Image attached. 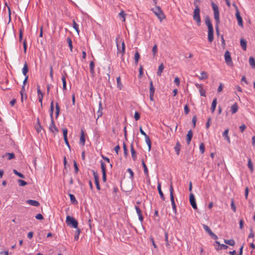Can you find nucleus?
Returning <instances> with one entry per match:
<instances>
[{
    "mask_svg": "<svg viewBox=\"0 0 255 255\" xmlns=\"http://www.w3.org/2000/svg\"><path fill=\"white\" fill-rule=\"evenodd\" d=\"M66 222L68 226H71L74 228H77L78 227V223L77 221L72 217L67 216Z\"/></svg>",
    "mask_w": 255,
    "mask_h": 255,
    "instance_id": "nucleus-4",
    "label": "nucleus"
},
{
    "mask_svg": "<svg viewBox=\"0 0 255 255\" xmlns=\"http://www.w3.org/2000/svg\"><path fill=\"white\" fill-rule=\"evenodd\" d=\"M127 14L125 13L124 10H122L120 13H119V16L120 17H123L124 19H123V21H125V16Z\"/></svg>",
    "mask_w": 255,
    "mask_h": 255,
    "instance_id": "nucleus-50",
    "label": "nucleus"
},
{
    "mask_svg": "<svg viewBox=\"0 0 255 255\" xmlns=\"http://www.w3.org/2000/svg\"><path fill=\"white\" fill-rule=\"evenodd\" d=\"M165 243H166V246H169V241H168V233L166 232L165 233Z\"/></svg>",
    "mask_w": 255,
    "mask_h": 255,
    "instance_id": "nucleus-52",
    "label": "nucleus"
},
{
    "mask_svg": "<svg viewBox=\"0 0 255 255\" xmlns=\"http://www.w3.org/2000/svg\"><path fill=\"white\" fill-rule=\"evenodd\" d=\"M208 78L207 73L205 71H202L201 73V76L199 77L200 80L206 79Z\"/></svg>",
    "mask_w": 255,
    "mask_h": 255,
    "instance_id": "nucleus-35",
    "label": "nucleus"
},
{
    "mask_svg": "<svg viewBox=\"0 0 255 255\" xmlns=\"http://www.w3.org/2000/svg\"><path fill=\"white\" fill-rule=\"evenodd\" d=\"M94 66H95V64H94V61H92L90 62V73L92 75V76H95V71H94Z\"/></svg>",
    "mask_w": 255,
    "mask_h": 255,
    "instance_id": "nucleus-21",
    "label": "nucleus"
},
{
    "mask_svg": "<svg viewBox=\"0 0 255 255\" xmlns=\"http://www.w3.org/2000/svg\"><path fill=\"white\" fill-rule=\"evenodd\" d=\"M14 173L17 175L18 176H19V177L20 178H24V176L23 174H22V173H20V172H18L15 169H14L13 170Z\"/></svg>",
    "mask_w": 255,
    "mask_h": 255,
    "instance_id": "nucleus-45",
    "label": "nucleus"
},
{
    "mask_svg": "<svg viewBox=\"0 0 255 255\" xmlns=\"http://www.w3.org/2000/svg\"><path fill=\"white\" fill-rule=\"evenodd\" d=\"M35 218L37 220H41L43 219V217L41 214H38L35 216Z\"/></svg>",
    "mask_w": 255,
    "mask_h": 255,
    "instance_id": "nucleus-61",
    "label": "nucleus"
},
{
    "mask_svg": "<svg viewBox=\"0 0 255 255\" xmlns=\"http://www.w3.org/2000/svg\"><path fill=\"white\" fill-rule=\"evenodd\" d=\"M154 92H155V88L153 86V82L151 80L150 81V84H149V98H150V100L151 101H153V100H154L153 96H154Z\"/></svg>",
    "mask_w": 255,
    "mask_h": 255,
    "instance_id": "nucleus-6",
    "label": "nucleus"
},
{
    "mask_svg": "<svg viewBox=\"0 0 255 255\" xmlns=\"http://www.w3.org/2000/svg\"><path fill=\"white\" fill-rule=\"evenodd\" d=\"M238 110V106L237 103H235L233 104L231 108V111L232 114H235L237 112Z\"/></svg>",
    "mask_w": 255,
    "mask_h": 255,
    "instance_id": "nucleus-24",
    "label": "nucleus"
},
{
    "mask_svg": "<svg viewBox=\"0 0 255 255\" xmlns=\"http://www.w3.org/2000/svg\"><path fill=\"white\" fill-rule=\"evenodd\" d=\"M139 58H140V55H139V53L137 51H136L134 54V62H135V64H137Z\"/></svg>",
    "mask_w": 255,
    "mask_h": 255,
    "instance_id": "nucleus-36",
    "label": "nucleus"
},
{
    "mask_svg": "<svg viewBox=\"0 0 255 255\" xmlns=\"http://www.w3.org/2000/svg\"><path fill=\"white\" fill-rule=\"evenodd\" d=\"M225 60L226 64L230 66L233 65V63L230 52L227 50L225 53Z\"/></svg>",
    "mask_w": 255,
    "mask_h": 255,
    "instance_id": "nucleus-5",
    "label": "nucleus"
},
{
    "mask_svg": "<svg viewBox=\"0 0 255 255\" xmlns=\"http://www.w3.org/2000/svg\"><path fill=\"white\" fill-rule=\"evenodd\" d=\"M169 190H170V197L171 204H175V202L174 201V196H173L174 189H173V187L172 184H170Z\"/></svg>",
    "mask_w": 255,
    "mask_h": 255,
    "instance_id": "nucleus-12",
    "label": "nucleus"
},
{
    "mask_svg": "<svg viewBox=\"0 0 255 255\" xmlns=\"http://www.w3.org/2000/svg\"><path fill=\"white\" fill-rule=\"evenodd\" d=\"M228 133L229 129H226L223 133V136L228 142V143H230V138L228 135Z\"/></svg>",
    "mask_w": 255,
    "mask_h": 255,
    "instance_id": "nucleus-20",
    "label": "nucleus"
},
{
    "mask_svg": "<svg viewBox=\"0 0 255 255\" xmlns=\"http://www.w3.org/2000/svg\"><path fill=\"white\" fill-rule=\"evenodd\" d=\"M193 133L192 130H189L188 131L187 136H186V142L187 144H189L190 143L192 137Z\"/></svg>",
    "mask_w": 255,
    "mask_h": 255,
    "instance_id": "nucleus-15",
    "label": "nucleus"
},
{
    "mask_svg": "<svg viewBox=\"0 0 255 255\" xmlns=\"http://www.w3.org/2000/svg\"><path fill=\"white\" fill-rule=\"evenodd\" d=\"M18 183H19V185L20 186H24L27 184V183L26 182L21 179L18 180Z\"/></svg>",
    "mask_w": 255,
    "mask_h": 255,
    "instance_id": "nucleus-44",
    "label": "nucleus"
},
{
    "mask_svg": "<svg viewBox=\"0 0 255 255\" xmlns=\"http://www.w3.org/2000/svg\"><path fill=\"white\" fill-rule=\"evenodd\" d=\"M53 111H54V101H53V100H52L50 103V116L51 119H53Z\"/></svg>",
    "mask_w": 255,
    "mask_h": 255,
    "instance_id": "nucleus-22",
    "label": "nucleus"
},
{
    "mask_svg": "<svg viewBox=\"0 0 255 255\" xmlns=\"http://www.w3.org/2000/svg\"><path fill=\"white\" fill-rule=\"evenodd\" d=\"M200 151L202 153H203L205 151V145L203 143H201L199 146Z\"/></svg>",
    "mask_w": 255,
    "mask_h": 255,
    "instance_id": "nucleus-49",
    "label": "nucleus"
},
{
    "mask_svg": "<svg viewBox=\"0 0 255 255\" xmlns=\"http://www.w3.org/2000/svg\"><path fill=\"white\" fill-rule=\"evenodd\" d=\"M164 65L163 63H161L158 67V71L157 72V74L158 76H160L161 75L162 72L164 69Z\"/></svg>",
    "mask_w": 255,
    "mask_h": 255,
    "instance_id": "nucleus-33",
    "label": "nucleus"
},
{
    "mask_svg": "<svg viewBox=\"0 0 255 255\" xmlns=\"http://www.w3.org/2000/svg\"><path fill=\"white\" fill-rule=\"evenodd\" d=\"M124 154L126 156L128 155V149L125 142L123 143Z\"/></svg>",
    "mask_w": 255,
    "mask_h": 255,
    "instance_id": "nucleus-48",
    "label": "nucleus"
},
{
    "mask_svg": "<svg viewBox=\"0 0 255 255\" xmlns=\"http://www.w3.org/2000/svg\"><path fill=\"white\" fill-rule=\"evenodd\" d=\"M180 148H181V145H180L179 142L177 141L175 147H174V149L176 152L177 155H178L179 154Z\"/></svg>",
    "mask_w": 255,
    "mask_h": 255,
    "instance_id": "nucleus-27",
    "label": "nucleus"
},
{
    "mask_svg": "<svg viewBox=\"0 0 255 255\" xmlns=\"http://www.w3.org/2000/svg\"><path fill=\"white\" fill-rule=\"evenodd\" d=\"M248 167H249V168L251 170V172L252 173L254 171V166H253V163L251 158H249V159H248Z\"/></svg>",
    "mask_w": 255,
    "mask_h": 255,
    "instance_id": "nucleus-30",
    "label": "nucleus"
},
{
    "mask_svg": "<svg viewBox=\"0 0 255 255\" xmlns=\"http://www.w3.org/2000/svg\"><path fill=\"white\" fill-rule=\"evenodd\" d=\"M80 233V230L79 229H77V230L75 231V234L74 236V239L75 240H78L79 239V236Z\"/></svg>",
    "mask_w": 255,
    "mask_h": 255,
    "instance_id": "nucleus-43",
    "label": "nucleus"
},
{
    "mask_svg": "<svg viewBox=\"0 0 255 255\" xmlns=\"http://www.w3.org/2000/svg\"><path fill=\"white\" fill-rule=\"evenodd\" d=\"M200 9L199 7L196 6L193 12V19L196 22L197 24L199 26L201 24V18L200 16Z\"/></svg>",
    "mask_w": 255,
    "mask_h": 255,
    "instance_id": "nucleus-3",
    "label": "nucleus"
},
{
    "mask_svg": "<svg viewBox=\"0 0 255 255\" xmlns=\"http://www.w3.org/2000/svg\"><path fill=\"white\" fill-rule=\"evenodd\" d=\"M151 10L160 21H162L165 18V15L159 6H155L154 8H152Z\"/></svg>",
    "mask_w": 255,
    "mask_h": 255,
    "instance_id": "nucleus-2",
    "label": "nucleus"
},
{
    "mask_svg": "<svg viewBox=\"0 0 255 255\" xmlns=\"http://www.w3.org/2000/svg\"><path fill=\"white\" fill-rule=\"evenodd\" d=\"M224 243L227 245H229L231 246H234L235 245V242L233 239L231 240H224Z\"/></svg>",
    "mask_w": 255,
    "mask_h": 255,
    "instance_id": "nucleus-28",
    "label": "nucleus"
},
{
    "mask_svg": "<svg viewBox=\"0 0 255 255\" xmlns=\"http://www.w3.org/2000/svg\"><path fill=\"white\" fill-rule=\"evenodd\" d=\"M213 32V27L208 28V41L210 42H212L214 39Z\"/></svg>",
    "mask_w": 255,
    "mask_h": 255,
    "instance_id": "nucleus-11",
    "label": "nucleus"
},
{
    "mask_svg": "<svg viewBox=\"0 0 255 255\" xmlns=\"http://www.w3.org/2000/svg\"><path fill=\"white\" fill-rule=\"evenodd\" d=\"M184 112L186 115H187L189 113V109L187 105H185L184 106Z\"/></svg>",
    "mask_w": 255,
    "mask_h": 255,
    "instance_id": "nucleus-58",
    "label": "nucleus"
},
{
    "mask_svg": "<svg viewBox=\"0 0 255 255\" xmlns=\"http://www.w3.org/2000/svg\"><path fill=\"white\" fill-rule=\"evenodd\" d=\"M211 4L214 11V17L216 21V24L219 25L220 24V21L218 6L213 2H212Z\"/></svg>",
    "mask_w": 255,
    "mask_h": 255,
    "instance_id": "nucleus-1",
    "label": "nucleus"
},
{
    "mask_svg": "<svg viewBox=\"0 0 255 255\" xmlns=\"http://www.w3.org/2000/svg\"><path fill=\"white\" fill-rule=\"evenodd\" d=\"M74 167L75 173L77 174L79 171L78 167L76 161H74Z\"/></svg>",
    "mask_w": 255,
    "mask_h": 255,
    "instance_id": "nucleus-56",
    "label": "nucleus"
},
{
    "mask_svg": "<svg viewBox=\"0 0 255 255\" xmlns=\"http://www.w3.org/2000/svg\"><path fill=\"white\" fill-rule=\"evenodd\" d=\"M196 121H197L196 116H194L193 117L192 120V122L193 126L194 128H195V126H196Z\"/></svg>",
    "mask_w": 255,
    "mask_h": 255,
    "instance_id": "nucleus-57",
    "label": "nucleus"
},
{
    "mask_svg": "<svg viewBox=\"0 0 255 255\" xmlns=\"http://www.w3.org/2000/svg\"><path fill=\"white\" fill-rule=\"evenodd\" d=\"M62 130H63L64 138H67L68 130H67V128H63Z\"/></svg>",
    "mask_w": 255,
    "mask_h": 255,
    "instance_id": "nucleus-55",
    "label": "nucleus"
},
{
    "mask_svg": "<svg viewBox=\"0 0 255 255\" xmlns=\"http://www.w3.org/2000/svg\"><path fill=\"white\" fill-rule=\"evenodd\" d=\"M67 43L68 44V45H69V47L70 49V51L72 52V49H73V45H72V40L69 37H68L67 39Z\"/></svg>",
    "mask_w": 255,
    "mask_h": 255,
    "instance_id": "nucleus-39",
    "label": "nucleus"
},
{
    "mask_svg": "<svg viewBox=\"0 0 255 255\" xmlns=\"http://www.w3.org/2000/svg\"><path fill=\"white\" fill-rule=\"evenodd\" d=\"M130 151H131L132 158H133V160H135V159H136V152L133 148L132 144H131V145H130Z\"/></svg>",
    "mask_w": 255,
    "mask_h": 255,
    "instance_id": "nucleus-34",
    "label": "nucleus"
},
{
    "mask_svg": "<svg viewBox=\"0 0 255 255\" xmlns=\"http://www.w3.org/2000/svg\"><path fill=\"white\" fill-rule=\"evenodd\" d=\"M203 228L204 229V230L210 235L212 232V231H211V230L210 229V228L206 225H203Z\"/></svg>",
    "mask_w": 255,
    "mask_h": 255,
    "instance_id": "nucleus-42",
    "label": "nucleus"
},
{
    "mask_svg": "<svg viewBox=\"0 0 255 255\" xmlns=\"http://www.w3.org/2000/svg\"><path fill=\"white\" fill-rule=\"evenodd\" d=\"M49 129L53 132H54V130L56 131V132L58 131V129L55 125L53 119H51V124L49 127Z\"/></svg>",
    "mask_w": 255,
    "mask_h": 255,
    "instance_id": "nucleus-13",
    "label": "nucleus"
},
{
    "mask_svg": "<svg viewBox=\"0 0 255 255\" xmlns=\"http://www.w3.org/2000/svg\"><path fill=\"white\" fill-rule=\"evenodd\" d=\"M28 71V66L26 63H25L24 66L22 69V74L25 76H27V73Z\"/></svg>",
    "mask_w": 255,
    "mask_h": 255,
    "instance_id": "nucleus-29",
    "label": "nucleus"
},
{
    "mask_svg": "<svg viewBox=\"0 0 255 255\" xmlns=\"http://www.w3.org/2000/svg\"><path fill=\"white\" fill-rule=\"evenodd\" d=\"M157 189H158V193H159L160 198L163 200H165V197H164V194H163V193L161 190V183L159 182H158Z\"/></svg>",
    "mask_w": 255,
    "mask_h": 255,
    "instance_id": "nucleus-17",
    "label": "nucleus"
},
{
    "mask_svg": "<svg viewBox=\"0 0 255 255\" xmlns=\"http://www.w3.org/2000/svg\"><path fill=\"white\" fill-rule=\"evenodd\" d=\"M92 172L93 174V176L95 179V183L96 186V188L98 190H100L101 189L100 184H99V175L97 172L95 171L94 170H92Z\"/></svg>",
    "mask_w": 255,
    "mask_h": 255,
    "instance_id": "nucleus-7",
    "label": "nucleus"
},
{
    "mask_svg": "<svg viewBox=\"0 0 255 255\" xmlns=\"http://www.w3.org/2000/svg\"><path fill=\"white\" fill-rule=\"evenodd\" d=\"M121 52L122 53V57H123L125 52V45L124 41L122 42Z\"/></svg>",
    "mask_w": 255,
    "mask_h": 255,
    "instance_id": "nucleus-53",
    "label": "nucleus"
},
{
    "mask_svg": "<svg viewBox=\"0 0 255 255\" xmlns=\"http://www.w3.org/2000/svg\"><path fill=\"white\" fill-rule=\"evenodd\" d=\"M37 123L38 124L39 127L36 128V131L38 133H39L42 129V127L40 125V123L39 120L38 118L37 119Z\"/></svg>",
    "mask_w": 255,
    "mask_h": 255,
    "instance_id": "nucleus-51",
    "label": "nucleus"
},
{
    "mask_svg": "<svg viewBox=\"0 0 255 255\" xmlns=\"http://www.w3.org/2000/svg\"><path fill=\"white\" fill-rule=\"evenodd\" d=\"M200 95L201 96H203V97H205L206 96V92L205 91L202 89V88H201L200 89Z\"/></svg>",
    "mask_w": 255,
    "mask_h": 255,
    "instance_id": "nucleus-63",
    "label": "nucleus"
},
{
    "mask_svg": "<svg viewBox=\"0 0 255 255\" xmlns=\"http://www.w3.org/2000/svg\"><path fill=\"white\" fill-rule=\"evenodd\" d=\"M231 206V208L233 210V211L234 212H236V206H235V205L234 204V201L233 199H232Z\"/></svg>",
    "mask_w": 255,
    "mask_h": 255,
    "instance_id": "nucleus-46",
    "label": "nucleus"
},
{
    "mask_svg": "<svg viewBox=\"0 0 255 255\" xmlns=\"http://www.w3.org/2000/svg\"><path fill=\"white\" fill-rule=\"evenodd\" d=\"M174 83L177 86H179L180 84V79L178 77H176L174 81Z\"/></svg>",
    "mask_w": 255,
    "mask_h": 255,
    "instance_id": "nucleus-64",
    "label": "nucleus"
},
{
    "mask_svg": "<svg viewBox=\"0 0 255 255\" xmlns=\"http://www.w3.org/2000/svg\"><path fill=\"white\" fill-rule=\"evenodd\" d=\"M85 143V134L84 131L83 129L81 130V136L80 139V144L82 145H84Z\"/></svg>",
    "mask_w": 255,
    "mask_h": 255,
    "instance_id": "nucleus-16",
    "label": "nucleus"
},
{
    "mask_svg": "<svg viewBox=\"0 0 255 255\" xmlns=\"http://www.w3.org/2000/svg\"><path fill=\"white\" fill-rule=\"evenodd\" d=\"M189 201H190V204L192 206V208L194 209H197V205L196 203V200H195L194 195L193 193H190V194Z\"/></svg>",
    "mask_w": 255,
    "mask_h": 255,
    "instance_id": "nucleus-8",
    "label": "nucleus"
},
{
    "mask_svg": "<svg viewBox=\"0 0 255 255\" xmlns=\"http://www.w3.org/2000/svg\"><path fill=\"white\" fill-rule=\"evenodd\" d=\"M66 76H67V74L65 72H64V74L62 76V81L63 83V90H66Z\"/></svg>",
    "mask_w": 255,
    "mask_h": 255,
    "instance_id": "nucleus-19",
    "label": "nucleus"
},
{
    "mask_svg": "<svg viewBox=\"0 0 255 255\" xmlns=\"http://www.w3.org/2000/svg\"><path fill=\"white\" fill-rule=\"evenodd\" d=\"M211 121V117H210L208 119V121L206 124V128H209L210 124H210Z\"/></svg>",
    "mask_w": 255,
    "mask_h": 255,
    "instance_id": "nucleus-60",
    "label": "nucleus"
},
{
    "mask_svg": "<svg viewBox=\"0 0 255 255\" xmlns=\"http://www.w3.org/2000/svg\"><path fill=\"white\" fill-rule=\"evenodd\" d=\"M236 8H237V10H236V18L238 20V23L239 26L243 27V22L242 18L240 15V12L239 11L238 8L237 7H236Z\"/></svg>",
    "mask_w": 255,
    "mask_h": 255,
    "instance_id": "nucleus-10",
    "label": "nucleus"
},
{
    "mask_svg": "<svg viewBox=\"0 0 255 255\" xmlns=\"http://www.w3.org/2000/svg\"><path fill=\"white\" fill-rule=\"evenodd\" d=\"M73 27L76 30L78 34L79 33V26L78 24L76 22L75 20H73Z\"/></svg>",
    "mask_w": 255,
    "mask_h": 255,
    "instance_id": "nucleus-37",
    "label": "nucleus"
},
{
    "mask_svg": "<svg viewBox=\"0 0 255 255\" xmlns=\"http://www.w3.org/2000/svg\"><path fill=\"white\" fill-rule=\"evenodd\" d=\"M205 23L208 26V28H213L212 24L211 22L210 17L208 16H207L205 18Z\"/></svg>",
    "mask_w": 255,
    "mask_h": 255,
    "instance_id": "nucleus-25",
    "label": "nucleus"
},
{
    "mask_svg": "<svg viewBox=\"0 0 255 255\" xmlns=\"http://www.w3.org/2000/svg\"><path fill=\"white\" fill-rule=\"evenodd\" d=\"M142 165L143 168V170H144V174L147 176H148V169H147V167L146 164H145V163L144 162L143 159H142Z\"/></svg>",
    "mask_w": 255,
    "mask_h": 255,
    "instance_id": "nucleus-31",
    "label": "nucleus"
},
{
    "mask_svg": "<svg viewBox=\"0 0 255 255\" xmlns=\"http://www.w3.org/2000/svg\"><path fill=\"white\" fill-rule=\"evenodd\" d=\"M38 96V101L40 103L41 106L42 107V100L43 98V94H41L40 95Z\"/></svg>",
    "mask_w": 255,
    "mask_h": 255,
    "instance_id": "nucleus-59",
    "label": "nucleus"
},
{
    "mask_svg": "<svg viewBox=\"0 0 255 255\" xmlns=\"http://www.w3.org/2000/svg\"><path fill=\"white\" fill-rule=\"evenodd\" d=\"M101 166L102 169V180L103 182H106V165L105 163L102 161L101 162Z\"/></svg>",
    "mask_w": 255,
    "mask_h": 255,
    "instance_id": "nucleus-9",
    "label": "nucleus"
},
{
    "mask_svg": "<svg viewBox=\"0 0 255 255\" xmlns=\"http://www.w3.org/2000/svg\"><path fill=\"white\" fill-rule=\"evenodd\" d=\"M26 202L31 205V206H35V207H38L39 206L40 204L39 203L36 201V200H28L26 201Z\"/></svg>",
    "mask_w": 255,
    "mask_h": 255,
    "instance_id": "nucleus-18",
    "label": "nucleus"
},
{
    "mask_svg": "<svg viewBox=\"0 0 255 255\" xmlns=\"http://www.w3.org/2000/svg\"><path fill=\"white\" fill-rule=\"evenodd\" d=\"M5 156H7L8 160L12 159L15 157L14 154L13 153H6Z\"/></svg>",
    "mask_w": 255,
    "mask_h": 255,
    "instance_id": "nucleus-40",
    "label": "nucleus"
},
{
    "mask_svg": "<svg viewBox=\"0 0 255 255\" xmlns=\"http://www.w3.org/2000/svg\"><path fill=\"white\" fill-rule=\"evenodd\" d=\"M134 118L135 121H138L140 119V114L137 112H135Z\"/></svg>",
    "mask_w": 255,
    "mask_h": 255,
    "instance_id": "nucleus-54",
    "label": "nucleus"
},
{
    "mask_svg": "<svg viewBox=\"0 0 255 255\" xmlns=\"http://www.w3.org/2000/svg\"><path fill=\"white\" fill-rule=\"evenodd\" d=\"M240 44L244 50H246L247 49V41L244 38H241L240 40Z\"/></svg>",
    "mask_w": 255,
    "mask_h": 255,
    "instance_id": "nucleus-23",
    "label": "nucleus"
},
{
    "mask_svg": "<svg viewBox=\"0 0 255 255\" xmlns=\"http://www.w3.org/2000/svg\"><path fill=\"white\" fill-rule=\"evenodd\" d=\"M69 197L70 198V200L73 204H77V201L76 200V198L74 195L69 194Z\"/></svg>",
    "mask_w": 255,
    "mask_h": 255,
    "instance_id": "nucleus-38",
    "label": "nucleus"
},
{
    "mask_svg": "<svg viewBox=\"0 0 255 255\" xmlns=\"http://www.w3.org/2000/svg\"><path fill=\"white\" fill-rule=\"evenodd\" d=\"M216 105H217V99L215 98L212 102L211 107V111L212 113H213L215 112L216 107Z\"/></svg>",
    "mask_w": 255,
    "mask_h": 255,
    "instance_id": "nucleus-26",
    "label": "nucleus"
},
{
    "mask_svg": "<svg viewBox=\"0 0 255 255\" xmlns=\"http://www.w3.org/2000/svg\"><path fill=\"white\" fill-rule=\"evenodd\" d=\"M249 63L250 66L253 68L255 69V60L253 57H250L249 58Z\"/></svg>",
    "mask_w": 255,
    "mask_h": 255,
    "instance_id": "nucleus-32",
    "label": "nucleus"
},
{
    "mask_svg": "<svg viewBox=\"0 0 255 255\" xmlns=\"http://www.w3.org/2000/svg\"><path fill=\"white\" fill-rule=\"evenodd\" d=\"M136 213L138 216L139 220L141 222H142L143 220V217L142 215V211L140 209H139L137 206L135 207Z\"/></svg>",
    "mask_w": 255,
    "mask_h": 255,
    "instance_id": "nucleus-14",
    "label": "nucleus"
},
{
    "mask_svg": "<svg viewBox=\"0 0 255 255\" xmlns=\"http://www.w3.org/2000/svg\"><path fill=\"white\" fill-rule=\"evenodd\" d=\"M152 52L153 53V55L155 56L157 52V46L156 44H155L152 47Z\"/></svg>",
    "mask_w": 255,
    "mask_h": 255,
    "instance_id": "nucleus-47",
    "label": "nucleus"
},
{
    "mask_svg": "<svg viewBox=\"0 0 255 255\" xmlns=\"http://www.w3.org/2000/svg\"><path fill=\"white\" fill-rule=\"evenodd\" d=\"M117 86L121 90L122 89V88L123 87V85L122 84V83L121 82V78L120 77H118L117 78Z\"/></svg>",
    "mask_w": 255,
    "mask_h": 255,
    "instance_id": "nucleus-41",
    "label": "nucleus"
},
{
    "mask_svg": "<svg viewBox=\"0 0 255 255\" xmlns=\"http://www.w3.org/2000/svg\"><path fill=\"white\" fill-rule=\"evenodd\" d=\"M246 126L245 125L243 124L242 125H241V126H240L239 127V128H240V130H241V131L242 132H243L245 130V129H246Z\"/></svg>",
    "mask_w": 255,
    "mask_h": 255,
    "instance_id": "nucleus-62",
    "label": "nucleus"
}]
</instances>
